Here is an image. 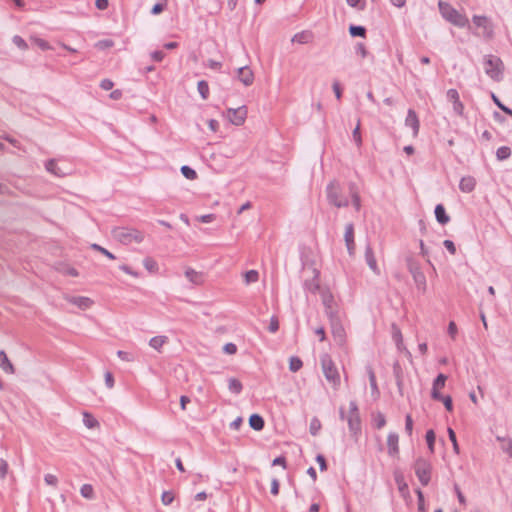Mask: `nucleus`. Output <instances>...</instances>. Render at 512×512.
I'll return each mask as SVG.
<instances>
[{
	"instance_id": "f257e3e1",
	"label": "nucleus",
	"mask_w": 512,
	"mask_h": 512,
	"mask_svg": "<svg viewBox=\"0 0 512 512\" xmlns=\"http://www.w3.org/2000/svg\"><path fill=\"white\" fill-rule=\"evenodd\" d=\"M438 9L443 17L447 22L451 23L452 25L460 28H464L469 26V20L467 16L461 12H459L457 9H455L451 4L448 2L439 0L438 1Z\"/></svg>"
},
{
	"instance_id": "f03ea898",
	"label": "nucleus",
	"mask_w": 512,
	"mask_h": 512,
	"mask_svg": "<svg viewBox=\"0 0 512 512\" xmlns=\"http://www.w3.org/2000/svg\"><path fill=\"white\" fill-rule=\"evenodd\" d=\"M322 372L334 390H338L341 377L338 368L329 354H323L320 358Z\"/></svg>"
},
{
	"instance_id": "7ed1b4c3",
	"label": "nucleus",
	"mask_w": 512,
	"mask_h": 512,
	"mask_svg": "<svg viewBox=\"0 0 512 512\" xmlns=\"http://www.w3.org/2000/svg\"><path fill=\"white\" fill-rule=\"evenodd\" d=\"M114 239L124 245L140 243L144 240V233L135 228H116L112 232Z\"/></svg>"
},
{
	"instance_id": "20e7f679",
	"label": "nucleus",
	"mask_w": 512,
	"mask_h": 512,
	"mask_svg": "<svg viewBox=\"0 0 512 512\" xmlns=\"http://www.w3.org/2000/svg\"><path fill=\"white\" fill-rule=\"evenodd\" d=\"M341 417L342 419L347 420L350 432L354 439L357 441L361 432V419L357 404L355 402H350L347 413L341 410Z\"/></svg>"
},
{
	"instance_id": "39448f33",
	"label": "nucleus",
	"mask_w": 512,
	"mask_h": 512,
	"mask_svg": "<svg viewBox=\"0 0 512 512\" xmlns=\"http://www.w3.org/2000/svg\"><path fill=\"white\" fill-rule=\"evenodd\" d=\"M486 74L494 81H500L503 77L504 65L502 60L494 55H488L484 58Z\"/></svg>"
},
{
	"instance_id": "423d86ee",
	"label": "nucleus",
	"mask_w": 512,
	"mask_h": 512,
	"mask_svg": "<svg viewBox=\"0 0 512 512\" xmlns=\"http://www.w3.org/2000/svg\"><path fill=\"white\" fill-rule=\"evenodd\" d=\"M415 474L422 485L426 486L431 480V464L428 460L418 458L414 464Z\"/></svg>"
},
{
	"instance_id": "0eeeda50",
	"label": "nucleus",
	"mask_w": 512,
	"mask_h": 512,
	"mask_svg": "<svg viewBox=\"0 0 512 512\" xmlns=\"http://www.w3.org/2000/svg\"><path fill=\"white\" fill-rule=\"evenodd\" d=\"M472 21L474 25L480 29V32H475V35L491 39L493 37V25L489 18L486 16H473Z\"/></svg>"
},
{
	"instance_id": "6e6552de",
	"label": "nucleus",
	"mask_w": 512,
	"mask_h": 512,
	"mask_svg": "<svg viewBox=\"0 0 512 512\" xmlns=\"http://www.w3.org/2000/svg\"><path fill=\"white\" fill-rule=\"evenodd\" d=\"M327 197L331 204L341 208L349 205L348 199L340 195V187L336 182H331L327 188Z\"/></svg>"
},
{
	"instance_id": "1a4fd4ad",
	"label": "nucleus",
	"mask_w": 512,
	"mask_h": 512,
	"mask_svg": "<svg viewBox=\"0 0 512 512\" xmlns=\"http://www.w3.org/2000/svg\"><path fill=\"white\" fill-rule=\"evenodd\" d=\"M246 106H241L237 109H228L225 113L226 118L234 125L241 126L245 123L247 118Z\"/></svg>"
},
{
	"instance_id": "9d476101",
	"label": "nucleus",
	"mask_w": 512,
	"mask_h": 512,
	"mask_svg": "<svg viewBox=\"0 0 512 512\" xmlns=\"http://www.w3.org/2000/svg\"><path fill=\"white\" fill-rule=\"evenodd\" d=\"M331 332L336 344L340 347L346 345L347 335L343 325L339 322H332Z\"/></svg>"
},
{
	"instance_id": "9b49d317",
	"label": "nucleus",
	"mask_w": 512,
	"mask_h": 512,
	"mask_svg": "<svg viewBox=\"0 0 512 512\" xmlns=\"http://www.w3.org/2000/svg\"><path fill=\"white\" fill-rule=\"evenodd\" d=\"M446 97L449 102L453 105V110L458 116H463L464 105L460 100L459 93L456 89H449L446 93Z\"/></svg>"
},
{
	"instance_id": "f8f14e48",
	"label": "nucleus",
	"mask_w": 512,
	"mask_h": 512,
	"mask_svg": "<svg viewBox=\"0 0 512 512\" xmlns=\"http://www.w3.org/2000/svg\"><path fill=\"white\" fill-rule=\"evenodd\" d=\"M447 376L439 374L433 382L431 397L432 399H442L441 390L445 387Z\"/></svg>"
},
{
	"instance_id": "ddd939ff",
	"label": "nucleus",
	"mask_w": 512,
	"mask_h": 512,
	"mask_svg": "<svg viewBox=\"0 0 512 512\" xmlns=\"http://www.w3.org/2000/svg\"><path fill=\"white\" fill-rule=\"evenodd\" d=\"M405 125L407 127L412 128L413 136L417 137L420 129V121L416 112L413 109L408 110L407 117L405 119Z\"/></svg>"
},
{
	"instance_id": "4468645a",
	"label": "nucleus",
	"mask_w": 512,
	"mask_h": 512,
	"mask_svg": "<svg viewBox=\"0 0 512 512\" xmlns=\"http://www.w3.org/2000/svg\"><path fill=\"white\" fill-rule=\"evenodd\" d=\"M399 437L396 433H390L387 437V449L388 454L392 457H396L399 454Z\"/></svg>"
},
{
	"instance_id": "2eb2a0df",
	"label": "nucleus",
	"mask_w": 512,
	"mask_h": 512,
	"mask_svg": "<svg viewBox=\"0 0 512 512\" xmlns=\"http://www.w3.org/2000/svg\"><path fill=\"white\" fill-rule=\"evenodd\" d=\"M238 79L245 86H250L254 82V74L249 67H247V66L241 67L238 69Z\"/></svg>"
},
{
	"instance_id": "dca6fc26",
	"label": "nucleus",
	"mask_w": 512,
	"mask_h": 512,
	"mask_svg": "<svg viewBox=\"0 0 512 512\" xmlns=\"http://www.w3.org/2000/svg\"><path fill=\"white\" fill-rule=\"evenodd\" d=\"M186 278L195 285H202L205 281V275L202 272L195 271L194 269L188 268L185 271Z\"/></svg>"
},
{
	"instance_id": "f3484780",
	"label": "nucleus",
	"mask_w": 512,
	"mask_h": 512,
	"mask_svg": "<svg viewBox=\"0 0 512 512\" xmlns=\"http://www.w3.org/2000/svg\"><path fill=\"white\" fill-rule=\"evenodd\" d=\"M344 238H345V243H346L349 253L353 254L354 249H355L353 224H348L346 226Z\"/></svg>"
},
{
	"instance_id": "a211bd4d",
	"label": "nucleus",
	"mask_w": 512,
	"mask_h": 512,
	"mask_svg": "<svg viewBox=\"0 0 512 512\" xmlns=\"http://www.w3.org/2000/svg\"><path fill=\"white\" fill-rule=\"evenodd\" d=\"M45 168L49 173H51L57 177H63L67 174L63 169H61L58 166L57 161L54 159L47 161L45 164Z\"/></svg>"
},
{
	"instance_id": "6ab92c4d",
	"label": "nucleus",
	"mask_w": 512,
	"mask_h": 512,
	"mask_svg": "<svg viewBox=\"0 0 512 512\" xmlns=\"http://www.w3.org/2000/svg\"><path fill=\"white\" fill-rule=\"evenodd\" d=\"M0 367L5 373H15V368L4 351H0Z\"/></svg>"
},
{
	"instance_id": "aec40b11",
	"label": "nucleus",
	"mask_w": 512,
	"mask_h": 512,
	"mask_svg": "<svg viewBox=\"0 0 512 512\" xmlns=\"http://www.w3.org/2000/svg\"><path fill=\"white\" fill-rule=\"evenodd\" d=\"M476 181L473 177H463L460 181L459 188L462 192L469 193L475 188Z\"/></svg>"
},
{
	"instance_id": "412c9836",
	"label": "nucleus",
	"mask_w": 512,
	"mask_h": 512,
	"mask_svg": "<svg viewBox=\"0 0 512 512\" xmlns=\"http://www.w3.org/2000/svg\"><path fill=\"white\" fill-rule=\"evenodd\" d=\"M365 258H366L368 266L373 270V272H375L376 274H379L380 270L378 268V265H377V262H376V259L374 256V252L371 247H367V249L365 251Z\"/></svg>"
},
{
	"instance_id": "4be33fe9",
	"label": "nucleus",
	"mask_w": 512,
	"mask_h": 512,
	"mask_svg": "<svg viewBox=\"0 0 512 512\" xmlns=\"http://www.w3.org/2000/svg\"><path fill=\"white\" fill-rule=\"evenodd\" d=\"M167 342H168V337L160 335V336H155V337L151 338L149 341V345L151 348L157 350L158 352H161L163 346L165 344H167Z\"/></svg>"
},
{
	"instance_id": "5701e85b",
	"label": "nucleus",
	"mask_w": 512,
	"mask_h": 512,
	"mask_svg": "<svg viewBox=\"0 0 512 512\" xmlns=\"http://www.w3.org/2000/svg\"><path fill=\"white\" fill-rule=\"evenodd\" d=\"M69 301L83 310L90 308L93 304V301L88 297H72Z\"/></svg>"
},
{
	"instance_id": "b1692460",
	"label": "nucleus",
	"mask_w": 512,
	"mask_h": 512,
	"mask_svg": "<svg viewBox=\"0 0 512 512\" xmlns=\"http://www.w3.org/2000/svg\"><path fill=\"white\" fill-rule=\"evenodd\" d=\"M350 195L352 198V203L356 211H360L361 209V198L358 193L357 187L355 184H350L349 186Z\"/></svg>"
},
{
	"instance_id": "393cba45",
	"label": "nucleus",
	"mask_w": 512,
	"mask_h": 512,
	"mask_svg": "<svg viewBox=\"0 0 512 512\" xmlns=\"http://www.w3.org/2000/svg\"><path fill=\"white\" fill-rule=\"evenodd\" d=\"M435 216H436V219L437 221L442 224V225H445L449 222L450 218L449 216L446 214L445 212V208L442 204H438L435 208Z\"/></svg>"
},
{
	"instance_id": "a878e982",
	"label": "nucleus",
	"mask_w": 512,
	"mask_h": 512,
	"mask_svg": "<svg viewBox=\"0 0 512 512\" xmlns=\"http://www.w3.org/2000/svg\"><path fill=\"white\" fill-rule=\"evenodd\" d=\"M313 35L309 31H302L300 33H297L292 38V42L300 43V44H307L312 41Z\"/></svg>"
},
{
	"instance_id": "bb28decb",
	"label": "nucleus",
	"mask_w": 512,
	"mask_h": 512,
	"mask_svg": "<svg viewBox=\"0 0 512 512\" xmlns=\"http://www.w3.org/2000/svg\"><path fill=\"white\" fill-rule=\"evenodd\" d=\"M249 425L256 431H260L264 428V420L258 414H253L249 418Z\"/></svg>"
},
{
	"instance_id": "cd10ccee",
	"label": "nucleus",
	"mask_w": 512,
	"mask_h": 512,
	"mask_svg": "<svg viewBox=\"0 0 512 512\" xmlns=\"http://www.w3.org/2000/svg\"><path fill=\"white\" fill-rule=\"evenodd\" d=\"M83 422L85 426L89 429H94L99 427V422L97 419L90 413L84 412L83 413Z\"/></svg>"
},
{
	"instance_id": "c85d7f7f",
	"label": "nucleus",
	"mask_w": 512,
	"mask_h": 512,
	"mask_svg": "<svg viewBox=\"0 0 512 512\" xmlns=\"http://www.w3.org/2000/svg\"><path fill=\"white\" fill-rule=\"evenodd\" d=\"M143 265L150 273L158 272V263L152 257H146L143 261Z\"/></svg>"
},
{
	"instance_id": "c756f323",
	"label": "nucleus",
	"mask_w": 512,
	"mask_h": 512,
	"mask_svg": "<svg viewBox=\"0 0 512 512\" xmlns=\"http://www.w3.org/2000/svg\"><path fill=\"white\" fill-rule=\"evenodd\" d=\"M511 156V149L507 146L499 147L496 151V157L498 160L503 161Z\"/></svg>"
},
{
	"instance_id": "7c9ffc66",
	"label": "nucleus",
	"mask_w": 512,
	"mask_h": 512,
	"mask_svg": "<svg viewBox=\"0 0 512 512\" xmlns=\"http://www.w3.org/2000/svg\"><path fill=\"white\" fill-rule=\"evenodd\" d=\"M414 280H415L417 288L424 292L426 290V278H425L424 274L420 273V272L414 274Z\"/></svg>"
},
{
	"instance_id": "2f4dec72",
	"label": "nucleus",
	"mask_w": 512,
	"mask_h": 512,
	"mask_svg": "<svg viewBox=\"0 0 512 512\" xmlns=\"http://www.w3.org/2000/svg\"><path fill=\"white\" fill-rule=\"evenodd\" d=\"M198 91L201 97L206 100L209 97V85L206 81L201 80L198 82Z\"/></svg>"
},
{
	"instance_id": "473e14b6",
	"label": "nucleus",
	"mask_w": 512,
	"mask_h": 512,
	"mask_svg": "<svg viewBox=\"0 0 512 512\" xmlns=\"http://www.w3.org/2000/svg\"><path fill=\"white\" fill-rule=\"evenodd\" d=\"M426 442H427V445H428V448L430 450L431 453L434 452V445H435V439H436V435L434 433V431L432 429L428 430L426 432Z\"/></svg>"
},
{
	"instance_id": "72a5a7b5",
	"label": "nucleus",
	"mask_w": 512,
	"mask_h": 512,
	"mask_svg": "<svg viewBox=\"0 0 512 512\" xmlns=\"http://www.w3.org/2000/svg\"><path fill=\"white\" fill-rule=\"evenodd\" d=\"M303 366V362L300 358L298 357H291L290 358V361H289V369L292 371V372H297L299 371Z\"/></svg>"
},
{
	"instance_id": "f704fd0d",
	"label": "nucleus",
	"mask_w": 512,
	"mask_h": 512,
	"mask_svg": "<svg viewBox=\"0 0 512 512\" xmlns=\"http://www.w3.org/2000/svg\"><path fill=\"white\" fill-rule=\"evenodd\" d=\"M229 389L231 392L238 394L242 390V384L241 382L236 378H231L229 380Z\"/></svg>"
},
{
	"instance_id": "c9c22d12",
	"label": "nucleus",
	"mask_w": 512,
	"mask_h": 512,
	"mask_svg": "<svg viewBox=\"0 0 512 512\" xmlns=\"http://www.w3.org/2000/svg\"><path fill=\"white\" fill-rule=\"evenodd\" d=\"M81 495L84 498L91 499L94 496V489L90 484H84L80 489Z\"/></svg>"
},
{
	"instance_id": "e433bc0d",
	"label": "nucleus",
	"mask_w": 512,
	"mask_h": 512,
	"mask_svg": "<svg viewBox=\"0 0 512 512\" xmlns=\"http://www.w3.org/2000/svg\"><path fill=\"white\" fill-rule=\"evenodd\" d=\"M168 0H159V3L155 4L151 10V13L158 15L162 13L167 7Z\"/></svg>"
},
{
	"instance_id": "4c0bfd02",
	"label": "nucleus",
	"mask_w": 512,
	"mask_h": 512,
	"mask_svg": "<svg viewBox=\"0 0 512 512\" xmlns=\"http://www.w3.org/2000/svg\"><path fill=\"white\" fill-rule=\"evenodd\" d=\"M245 281L247 284L257 282L259 279V273L256 270H249L244 274Z\"/></svg>"
},
{
	"instance_id": "58836bf2",
	"label": "nucleus",
	"mask_w": 512,
	"mask_h": 512,
	"mask_svg": "<svg viewBox=\"0 0 512 512\" xmlns=\"http://www.w3.org/2000/svg\"><path fill=\"white\" fill-rule=\"evenodd\" d=\"M350 34L352 36H360L365 37L366 29L362 26H350L349 28Z\"/></svg>"
},
{
	"instance_id": "ea45409f",
	"label": "nucleus",
	"mask_w": 512,
	"mask_h": 512,
	"mask_svg": "<svg viewBox=\"0 0 512 512\" xmlns=\"http://www.w3.org/2000/svg\"><path fill=\"white\" fill-rule=\"evenodd\" d=\"M501 441V448L510 457H512V440L510 439H499Z\"/></svg>"
},
{
	"instance_id": "a19ab883",
	"label": "nucleus",
	"mask_w": 512,
	"mask_h": 512,
	"mask_svg": "<svg viewBox=\"0 0 512 512\" xmlns=\"http://www.w3.org/2000/svg\"><path fill=\"white\" fill-rule=\"evenodd\" d=\"M181 172L189 180H194L197 177V173L188 166H183L181 168Z\"/></svg>"
},
{
	"instance_id": "79ce46f5",
	"label": "nucleus",
	"mask_w": 512,
	"mask_h": 512,
	"mask_svg": "<svg viewBox=\"0 0 512 512\" xmlns=\"http://www.w3.org/2000/svg\"><path fill=\"white\" fill-rule=\"evenodd\" d=\"M435 400L441 401L444 404L447 411H449V412L453 411V402H452V398L450 396L442 395V399H435Z\"/></svg>"
},
{
	"instance_id": "37998d69",
	"label": "nucleus",
	"mask_w": 512,
	"mask_h": 512,
	"mask_svg": "<svg viewBox=\"0 0 512 512\" xmlns=\"http://www.w3.org/2000/svg\"><path fill=\"white\" fill-rule=\"evenodd\" d=\"M9 470V465L6 460L0 459V479H5Z\"/></svg>"
},
{
	"instance_id": "c03bdc74",
	"label": "nucleus",
	"mask_w": 512,
	"mask_h": 512,
	"mask_svg": "<svg viewBox=\"0 0 512 512\" xmlns=\"http://www.w3.org/2000/svg\"><path fill=\"white\" fill-rule=\"evenodd\" d=\"M416 493H417V497H418L419 512H427L425 509V500H424L423 492L421 490H417Z\"/></svg>"
},
{
	"instance_id": "a18cd8bd",
	"label": "nucleus",
	"mask_w": 512,
	"mask_h": 512,
	"mask_svg": "<svg viewBox=\"0 0 512 512\" xmlns=\"http://www.w3.org/2000/svg\"><path fill=\"white\" fill-rule=\"evenodd\" d=\"M454 491H455V493H456V495H457V498H458V501H459L460 505H461V506H463V507H465V506H466V504H467V502H466V498H465V496L463 495V493H462V491H461L460 487H459L457 484H455V485H454Z\"/></svg>"
},
{
	"instance_id": "49530a36",
	"label": "nucleus",
	"mask_w": 512,
	"mask_h": 512,
	"mask_svg": "<svg viewBox=\"0 0 512 512\" xmlns=\"http://www.w3.org/2000/svg\"><path fill=\"white\" fill-rule=\"evenodd\" d=\"M368 374H369V381H370L371 389L373 390V392L378 393V386H377V381H376V376H375L374 371L372 369H370Z\"/></svg>"
},
{
	"instance_id": "de8ad7c7",
	"label": "nucleus",
	"mask_w": 512,
	"mask_h": 512,
	"mask_svg": "<svg viewBox=\"0 0 512 512\" xmlns=\"http://www.w3.org/2000/svg\"><path fill=\"white\" fill-rule=\"evenodd\" d=\"M393 338L397 344L398 349H401L403 345V338L401 331L398 328L394 329Z\"/></svg>"
},
{
	"instance_id": "09e8293b",
	"label": "nucleus",
	"mask_w": 512,
	"mask_h": 512,
	"mask_svg": "<svg viewBox=\"0 0 512 512\" xmlns=\"http://www.w3.org/2000/svg\"><path fill=\"white\" fill-rule=\"evenodd\" d=\"M161 499L164 505H170L174 500V495L170 491H165L163 492Z\"/></svg>"
},
{
	"instance_id": "8fccbe9b",
	"label": "nucleus",
	"mask_w": 512,
	"mask_h": 512,
	"mask_svg": "<svg viewBox=\"0 0 512 512\" xmlns=\"http://www.w3.org/2000/svg\"><path fill=\"white\" fill-rule=\"evenodd\" d=\"M279 329V320L276 316L271 317L269 324V331L271 333H276Z\"/></svg>"
},
{
	"instance_id": "3c124183",
	"label": "nucleus",
	"mask_w": 512,
	"mask_h": 512,
	"mask_svg": "<svg viewBox=\"0 0 512 512\" xmlns=\"http://www.w3.org/2000/svg\"><path fill=\"white\" fill-rule=\"evenodd\" d=\"M44 481L47 485L50 486H57L58 484V478L53 474H46L44 477Z\"/></svg>"
},
{
	"instance_id": "603ef678",
	"label": "nucleus",
	"mask_w": 512,
	"mask_h": 512,
	"mask_svg": "<svg viewBox=\"0 0 512 512\" xmlns=\"http://www.w3.org/2000/svg\"><path fill=\"white\" fill-rule=\"evenodd\" d=\"M448 434H449V439L451 440V442L453 444V448H454L455 452L459 453V447H458V443L456 440V434H455L454 430L449 428Z\"/></svg>"
},
{
	"instance_id": "864d4df0",
	"label": "nucleus",
	"mask_w": 512,
	"mask_h": 512,
	"mask_svg": "<svg viewBox=\"0 0 512 512\" xmlns=\"http://www.w3.org/2000/svg\"><path fill=\"white\" fill-rule=\"evenodd\" d=\"M223 351L226 354L234 355L237 353V346L234 343H227L224 345Z\"/></svg>"
},
{
	"instance_id": "5fc2aeb1",
	"label": "nucleus",
	"mask_w": 512,
	"mask_h": 512,
	"mask_svg": "<svg viewBox=\"0 0 512 512\" xmlns=\"http://www.w3.org/2000/svg\"><path fill=\"white\" fill-rule=\"evenodd\" d=\"M405 431L408 435H411L413 431V420L409 414L405 418Z\"/></svg>"
},
{
	"instance_id": "6e6d98bb",
	"label": "nucleus",
	"mask_w": 512,
	"mask_h": 512,
	"mask_svg": "<svg viewBox=\"0 0 512 512\" xmlns=\"http://www.w3.org/2000/svg\"><path fill=\"white\" fill-rule=\"evenodd\" d=\"M353 138H354V141L356 142L357 146H361L362 138H361L360 124L359 123H358L357 127L353 131Z\"/></svg>"
},
{
	"instance_id": "4d7b16f0",
	"label": "nucleus",
	"mask_w": 512,
	"mask_h": 512,
	"mask_svg": "<svg viewBox=\"0 0 512 512\" xmlns=\"http://www.w3.org/2000/svg\"><path fill=\"white\" fill-rule=\"evenodd\" d=\"M333 302V296L330 293L327 292L323 294V303L328 309L332 308Z\"/></svg>"
},
{
	"instance_id": "13d9d810",
	"label": "nucleus",
	"mask_w": 512,
	"mask_h": 512,
	"mask_svg": "<svg viewBox=\"0 0 512 512\" xmlns=\"http://www.w3.org/2000/svg\"><path fill=\"white\" fill-rule=\"evenodd\" d=\"M34 43L39 47L41 48L42 50H48L50 49V45L47 41H45L44 39H40V38H34L33 39Z\"/></svg>"
},
{
	"instance_id": "bf43d9fd",
	"label": "nucleus",
	"mask_w": 512,
	"mask_h": 512,
	"mask_svg": "<svg viewBox=\"0 0 512 512\" xmlns=\"http://www.w3.org/2000/svg\"><path fill=\"white\" fill-rule=\"evenodd\" d=\"M93 248L98 250V251H100L103 255H105L106 257H108L111 260H114L116 258L114 254H112L107 249H105V248H103V247H101L99 245L94 244Z\"/></svg>"
},
{
	"instance_id": "052dcab7",
	"label": "nucleus",
	"mask_w": 512,
	"mask_h": 512,
	"mask_svg": "<svg viewBox=\"0 0 512 512\" xmlns=\"http://www.w3.org/2000/svg\"><path fill=\"white\" fill-rule=\"evenodd\" d=\"M13 42L21 49H26L27 48V43L25 42V40L23 38H21L20 36H15L13 38Z\"/></svg>"
},
{
	"instance_id": "680f3d73",
	"label": "nucleus",
	"mask_w": 512,
	"mask_h": 512,
	"mask_svg": "<svg viewBox=\"0 0 512 512\" xmlns=\"http://www.w3.org/2000/svg\"><path fill=\"white\" fill-rule=\"evenodd\" d=\"M386 424L385 417L382 414H379L375 419V426L377 429H381Z\"/></svg>"
},
{
	"instance_id": "e2e57ef3",
	"label": "nucleus",
	"mask_w": 512,
	"mask_h": 512,
	"mask_svg": "<svg viewBox=\"0 0 512 512\" xmlns=\"http://www.w3.org/2000/svg\"><path fill=\"white\" fill-rule=\"evenodd\" d=\"M443 244L452 255L456 253L455 244L451 240H445Z\"/></svg>"
},
{
	"instance_id": "0e129e2a",
	"label": "nucleus",
	"mask_w": 512,
	"mask_h": 512,
	"mask_svg": "<svg viewBox=\"0 0 512 512\" xmlns=\"http://www.w3.org/2000/svg\"><path fill=\"white\" fill-rule=\"evenodd\" d=\"M216 219L215 214H206L199 217V221L202 223H210Z\"/></svg>"
},
{
	"instance_id": "69168bd1",
	"label": "nucleus",
	"mask_w": 512,
	"mask_h": 512,
	"mask_svg": "<svg viewBox=\"0 0 512 512\" xmlns=\"http://www.w3.org/2000/svg\"><path fill=\"white\" fill-rule=\"evenodd\" d=\"M448 333L453 339H455L457 335V326L453 321H451L448 325Z\"/></svg>"
},
{
	"instance_id": "338daca9",
	"label": "nucleus",
	"mask_w": 512,
	"mask_h": 512,
	"mask_svg": "<svg viewBox=\"0 0 512 512\" xmlns=\"http://www.w3.org/2000/svg\"><path fill=\"white\" fill-rule=\"evenodd\" d=\"M316 461L319 464L320 469L322 471H325L327 469L326 459H325V457L323 455H318L316 457Z\"/></svg>"
},
{
	"instance_id": "774afa93",
	"label": "nucleus",
	"mask_w": 512,
	"mask_h": 512,
	"mask_svg": "<svg viewBox=\"0 0 512 512\" xmlns=\"http://www.w3.org/2000/svg\"><path fill=\"white\" fill-rule=\"evenodd\" d=\"M151 57L154 61L161 62L165 57V53L163 51H155L152 53Z\"/></svg>"
}]
</instances>
